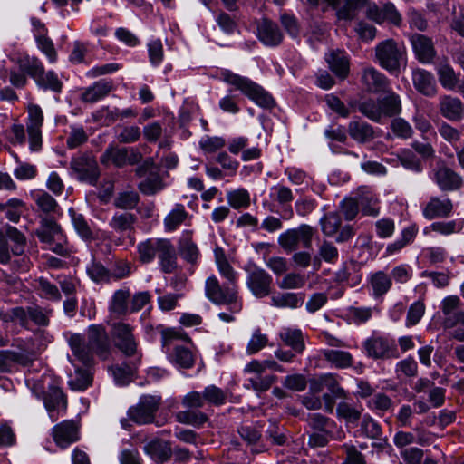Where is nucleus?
<instances>
[{"mask_svg": "<svg viewBox=\"0 0 464 464\" xmlns=\"http://www.w3.org/2000/svg\"><path fill=\"white\" fill-rule=\"evenodd\" d=\"M372 294L375 297L384 295L392 288V281L389 275L383 271L373 273L369 279Z\"/></svg>", "mask_w": 464, "mask_h": 464, "instance_id": "nucleus-36", "label": "nucleus"}, {"mask_svg": "<svg viewBox=\"0 0 464 464\" xmlns=\"http://www.w3.org/2000/svg\"><path fill=\"white\" fill-rule=\"evenodd\" d=\"M70 167L79 181L97 186L101 169L92 152H83L72 157Z\"/></svg>", "mask_w": 464, "mask_h": 464, "instance_id": "nucleus-7", "label": "nucleus"}, {"mask_svg": "<svg viewBox=\"0 0 464 464\" xmlns=\"http://www.w3.org/2000/svg\"><path fill=\"white\" fill-rule=\"evenodd\" d=\"M417 234V228L414 226H410L402 230L401 238L388 245L386 247V253L392 255L401 250L405 246L413 241Z\"/></svg>", "mask_w": 464, "mask_h": 464, "instance_id": "nucleus-51", "label": "nucleus"}, {"mask_svg": "<svg viewBox=\"0 0 464 464\" xmlns=\"http://www.w3.org/2000/svg\"><path fill=\"white\" fill-rule=\"evenodd\" d=\"M207 297L216 304H232L237 302V290L236 287L221 286L218 279L212 276L207 278L205 284Z\"/></svg>", "mask_w": 464, "mask_h": 464, "instance_id": "nucleus-12", "label": "nucleus"}, {"mask_svg": "<svg viewBox=\"0 0 464 464\" xmlns=\"http://www.w3.org/2000/svg\"><path fill=\"white\" fill-rule=\"evenodd\" d=\"M44 406H66V396L57 386H50L47 391L43 392Z\"/></svg>", "mask_w": 464, "mask_h": 464, "instance_id": "nucleus-54", "label": "nucleus"}, {"mask_svg": "<svg viewBox=\"0 0 464 464\" xmlns=\"http://www.w3.org/2000/svg\"><path fill=\"white\" fill-rule=\"evenodd\" d=\"M111 335L114 346L125 356L132 357L137 354L138 343L131 325L122 322L114 323L111 325Z\"/></svg>", "mask_w": 464, "mask_h": 464, "instance_id": "nucleus-11", "label": "nucleus"}, {"mask_svg": "<svg viewBox=\"0 0 464 464\" xmlns=\"http://www.w3.org/2000/svg\"><path fill=\"white\" fill-rule=\"evenodd\" d=\"M367 355L374 360L397 358L398 353L395 344L382 336L373 335L363 343Z\"/></svg>", "mask_w": 464, "mask_h": 464, "instance_id": "nucleus-13", "label": "nucleus"}, {"mask_svg": "<svg viewBox=\"0 0 464 464\" xmlns=\"http://www.w3.org/2000/svg\"><path fill=\"white\" fill-rule=\"evenodd\" d=\"M358 111L368 119L380 122L382 120L380 101L369 99L358 103Z\"/></svg>", "mask_w": 464, "mask_h": 464, "instance_id": "nucleus-50", "label": "nucleus"}, {"mask_svg": "<svg viewBox=\"0 0 464 464\" xmlns=\"http://www.w3.org/2000/svg\"><path fill=\"white\" fill-rule=\"evenodd\" d=\"M220 77L227 83L235 86L237 90H240L242 93L259 106L268 108L274 102L271 95H269L260 85L248 78L236 74L229 70H223L220 72Z\"/></svg>", "mask_w": 464, "mask_h": 464, "instance_id": "nucleus-6", "label": "nucleus"}, {"mask_svg": "<svg viewBox=\"0 0 464 464\" xmlns=\"http://www.w3.org/2000/svg\"><path fill=\"white\" fill-rule=\"evenodd\" d=\"M5 237H8L14 243V246L12 248V253L14 256H21L24 252L26 244V238L24 235L20 232L16 227L8 226L5 229Z\"/></svg>", "mask_w": 464, "mask_h": 464, "instance_id": "nucleus-55", "label": "nucleus"}, {"mask_svg": "<svg viewBox=\"0 0 464 464\" xmlns=\"http://www.w3.org/2000/svg\"><path fill=\"white\" fill-rule=\"evenodd\" d=\"M188 216V213L186 211L185 207L181 204H177L164 219L166 230H176L186 220Z\"/></svg>", "mask_w": 464, "mask_h": 464, "instance_id": "nucleus-45", "label": "nucleus"}, {"mask_svg": "<svg viewBox=\"0 0 464 464\" xmlns=\"http://www.w3.org/2000/svg\"><path fill=\"white\" fill-rule=\"evenodd\" d=\"M23 206L24 202L21 199L11 198L6 203H0V211H5L6 218L10 221L17 223L22 215Z\"/></svg>", "mask_w": 464, "mask_h": 464, "instance_id": "nucleus-56", "label": "nucleus"}, {"mask_svg": "<svg viewBox=\"0 0 464 464\" xmlns=\"http://www.w3.org/2000/svg\"><path fill=\"white\" fill-rule=\"evenodd\" d=\"M438 107L440 113L450 121H460L464 118V103L458 97L442 95Z\"/></svg>", "mask_w": 464, "mask_h": 464, "instance_id": "nucleus-20", "label": "nucleus"}, {"mask_svg": "<svg viewBox=\"0 0 464 464\" xmlns=\"http://www.w3.org/2000/svg\"><path fill=\"white\" fill-rule=\"evenodd\" d=\"M374 60L392 74H399L406 62L405 47L392 38L378 43L374 48Z\"/></svg>", "mask_w": 464, "mask_h": 464, "instance_id": "nucleus-3", "label": "nucleus"}, {"mask_svg": "<svg viewBox=\"0 0 464 464\" xmlns=\"http://www.w3.org/2000/svg\"><path fill=\"white\" fill-rule=\"evenodd\" d=\"M305 283L304 276L298 273H288L278 282V287L283 290L300 289L304 286Z\"/></svg>", "mask_w": 464, "mask_h": 464, "instance_id": "nucleus-64", "label": "nucleus"}, {"mask_svg": "<svg viewBox=\"0 0 464 464\" xmlns=\"http://www.w3.org/2000/svg\"><path fill=\"white\" fill-rule=\"evenodd\" d=\"M140 202V195L134 190L121 191L117 194L113 200L115 208L123 210H131L136 208Z\"/></svg>", "mask_w": 464, "mask_h": 464, "instance_id": "nucleus-43", "label": "nucleus"}, {"mask_svg": "<svg viewBox=\"0 0 464 464\" xmlns=\"http://www.w3.org/2000/svg\"><path fill=\"white\" fill-rule=\"evenodd\" d=\"M87 274L96 283H109L111 279V271L97 262H92L88 266Z\"/></svg>", "mask_w": 464, "mask_h": 464, "instance_id": "nucleus-62", "label": "nucleus"}, {"mask_svg": "<svg viewBox=\"0 0 464 464\" xmlns=\"http://www.w3.org/2000/svg\"><path fill=\"white\" fill-rule=\"evenodd\" d=\"M73 355L84 365L89 366L93 362V353L89 343L80 334H72L68 340Z\"/></svg>", "mask_w": 464, "mask_h": 464, "instance_id": "nucleus-29", "label": "nucleus"}, {"mask_svg": "<svg viewBox=\"0 0 464 464\" xmlns=\"http://www.w3.org/2000/svg\"><path fill=\"white\" fill-rule=\"evenodd\" d=\"M382 117H392L401 111V99L398 94L389 92L383 98L379 99Z\"/></svg>", "mask_w": 464, "mask_h": 464, "instance_id": "nucleus-38", "label": "nucleus"}, {"mask_svg": "<svg viewBox=\"0 0 464 464\" xmlns=\"http://www.w3.org/2000/svg\"><path fill=\"white\" fill-rule=\"evenodd\" d=\"M137 221V218L130 212H123L115 214L110 221V227L119 233L132 231L134 229V224Z\"/></svg>", "mask_w": 464, "mask_h": 464, "instance_id": "nucleus-37", "label": "nucleus"}, {"mask_svg": "<svg viewBox=\"0 0 464 464\" xmlns=\"http://www.w3.org/2000/svg\"><path fill=\"white\" fill-rule=\"evenodd\" d=\"M348 133L353 140L360 144L371 142L375 138L372 126L360 119L349 122Z\"/></svg>", "mask_w": 464, "mask_h": 464, "instance_id": "nucleus-27", "label": "nucleus"}, {"mask_svg": "<svg viewBox=\"0 0 464 464\" xmlns=\"http://www.w3.org/2000/svg\"><path fill=\"white\" fill-rule=\"evenodd\" d=\"M256 36L264 45L269 47L279 45L284 39L278 24L268 18H262L256 22Z\"/></svg>", "mask_w": 464, "mask_h": 464, "instance_id": "nucleus-17", "label": "nucleus"}, {"mask_svg": "<svg viewBox=\"0 0 464 464\" xmlns=\"http://www.w3.org/2000/svg\"><path fill=\"white\" fill-rule=\"evenodd\" d=\"M412 82L415 89L427 97L437 93V86L433 75L424 69H415L412 72Z\"/></svg>", "mask_w": 464, "mask_h": 464, "instance_id": "nucleus-25", "label": "nucleus"}, {"mask_svg": "<svg viewBox=\"0 0 464 464\" xmlns=\"http://www.w3.org/2000/svg\"><path fill=\"white\" fill-rule=\"evenodd\" d=\"M27 366L30 363V359L27 355L11 351L0 350V373H7L12 372L14 364Z\"/></svg>", "mask_w": 464, "mask_h": 464, "instance_id": "nucleus-31", "label": "nucleus"}, {"mask_svg": "<svg viewBox=\"0 0 464 464\" xmlns=\"http://www.w3.org/2000/svg\"><path fill=\"white\" fill-rule=\"evenodd\" d=\"M18 63L21 71L27 73L35 82L39 79V75L44 73V67L36 57L25 55L19 59Z\"/></svg>", "mask_w": 464, "mask_h": 464, "instance_id": "nucleus-40", "label": "nucleus"}, {"mask_svg": "<svg viewBox=\"0 0 464 464\" xmlns=\"http://www.w3.org/2000/svg\"><path fill=\"white\" fill-rule=\"evenodd\" d=\"M316 229L307 224L287 229L278 237L279 246L287 253L295 251L301 243L304 248L312 246V239Z\"/></svg>", "mask_w": 464, "mask_h": 464, "instance_id": "nucleus-9", "label": "nucleus"}, {"mask_svg": "<svg viewBox=\"0 0 464 464\" xmlns=\"http://www.w3.org/2000/svg\"><path fill=\"white\" fill-rule=\"evenodd\" d=\"M227 198L229 205L235 209L247 208L250 205V195L245 188L229 191Z\"/></svg>", "mask_w": 464, "mask_h": 464, "instance_id": "nucleus-60", "label": "nucleus"}, {"mask_svg": "<svg viewBox=\"0 0 464 464\" xmlns=\"http://www.w3.org/2000/svg\"><path fill=\"white\" fill-rule=\"evenodd\" d=\"M164 188L161 176L158 172H151L150 176H147L138 184L139 190L147 196H152L160 191Z\"/></svg>", "mask_w": 464, "mask_h": 464, "instance_id": "nucleus-39", "label": "nucleus"}, {"mask_svg": "<svg viewBox=\"0 0 464 464\" xmlns=\"http://www.w3.org/2000/svg\"><path fill=\"white\" fill-rule=\"evenodd\" d=\"M268 344V337L266 334H262L261 330L257 328L252 334L246 352L248 355H253L261 351Z\"/></svg>", "mask_w": 464, "mask_h": 464, "instance_id": "nucleus-63", "label": "nucleus"}, {"mask_svg": "<svg viewBox=\"0 0 464 464\" xmlns=\"http://www.w3.org/2000/svg\"><path fill=\"white\" fill-rule=\"evenodd\" d=\"M176 418L180 423L193 426L202 425L208 420L207 415L198 411V408H188L181 411L177 413Z\"/></svg>", "mask_w": 464, "mask_h": 464, "instance_id": "nucleus-48", "label": "nucleus"}, {"mask_svg": "<svg viewBox=\"0 0 464 464\" xmlns=\"http://www.w3.org/2000/svg\"><path fill=\"white\" fill-rule=\"evenodd\" d=\"M453 209V204L450 198L431 197L423 208L422 214L427 219L447 218Z\"/></svg>", "mask_w": 464, "mask_h": 464, "instance_id": "nucleus-22", "label": "nucleus"}, {"mask_svg": "<svg viewBox=\"0 0 464 464\" xmlns=\"http://www.w3.org/2000/svg\"><path fill=\"white\" fill-rule=\"evenodd\" d=\"M271 304L277 308L297 309L304 301V295L294 292H277L271 298Z\"/></svg>", "mask_w": 464, "mask_h": 464, "instance_id": "nucleus-30", "label": "nucleus"}, {"mask_svg": "<svg viewBox=\"0 0 464 464\" xmlns=\"http://www.w3.org/2000/svg\"><path fill=\"white\" fill-rule=\"evenodd\" d=\"M157 408H129V417L138 424L154 422V415Z\"/></svg>", "mask_w": 464, "mask_h": 464, "instance_id": "nucleus-58", "label": "nucleus"}, {"mask_svg": "<svg viewBox=\"0 0 464 464\" xmlns=\"http://www.w3.org/2000/svg\"><path fill=\"white\" fill-rule=\"evenodd\" d=\"M127 148L108 147L101 156V162L104 165L111 161L117 168L126 166Z\"/></svg>", "mask_w": 464, "mask_h": 464, "instance_id": "nucleus-42", "label": "nucleus"}, {"mask_svg": "<svg viewBox=\"0 0 464 464\" xmlns=\"http://www.w3.org/2000/svg\"><path fill=\"white\" fill-rule=\"evenodd\" d=\"M342 218L337 212H328L320 219L323 234L327 237L334 236L340 229Z\"/></svg>", "mask_w": 464, "mask_h": 464, "instance_id": "nucleus-46", "label": "nucleus"}, {"mask_svg": "<svg viewBox=\"0 0 464 464\" xmlns=\"http://www.w3.org/2000/svg\"><path fill=\"white\" fill-rule=\"evenodd\" d=\"M36 282L44 298L54 302H58L62 299V294L57 285L51 283L47 278L40 277Z\"/></svg>", "mask_w": 464, "mask_h": 464, "instance_id": "nucleus-61", "label": "nucleus"}, {"mask_svg": "<svg viewBox=\"0 0 464 464\" xmlns=\"http://www.w3.org/2000/svg\"><path fill=\"white\" fill-rule=\"evenodd\" d=\"M178 250L180 256L189 264L195 265L199 256V250L192 240L191 233L185 232L179 240Z\"/></svg>", "mask_w": 464, "mask_h": 464, "instance_id": "nucleus-32", "label": "nucleus"}, {"mask_svg": "<svg viewBox=\"0 0 464 464\" xmlns=\"http://www.w3.org/2000/svg\"><path fill=\"white\" fill-rule=\"evenodd\" d=\"M33 198L37 207L44 213H54L58 208L56 200L45 191H38Z\"/></svg>", "mask_w": 464, "mask_h": 464, "instance_id": "nucleus-59", "label": "nucleus"}, {"mask_svg": "<svg viewBox=\"0 0 464 464\" xmlns=\"http://www.w3.org/2000/svg\"><path fill=\"white\" fill-rule=\"evenodd\" d=\"M79 424L74 420H64L53 429V438L54 442L61 449H65L69 445L80 440Z\"/></svg>", "mask_w": 464, "mask_h": 464, "instance_id": "nucleus-18", "label": "nucleus"}, {"mask_svg": "<svg viewBox=\"0 0 464 464\" xmlns=\"http://www.w3.org/2000/svg\"><path fill=\"white\" fill-rule=\"evenodd\" d=\"M410 43L414 55L420 63L424 64L433 63L437 52L430 37L415 33L410 36Z\"/></svg>", "mask_w": 464, "mask_h": 464, "instance_id": "nucleus-16", "label": "nucleus"}, {"mask_svg": "<svg viewBox=\"0 0 464 464\" xmlns=\"http://www.w3.org/2000/svg\"><path fill=\"white\" fill-rule=\"evenodd\" d=\"M433 179L442 191L459 190L463 186L461 176L446 165L433 170Z\"/></svg>", "mask_w": 464, "mask_h": 464, "instance_id": "nucleus-19", "label": "nucleus"}, {"mask_svg": "<svg viewBox=\"0 0 464 464\" xmlns=\"http://www.w3.org/2000/svg\"><path fill=\"white\" fill-rule=\"evenodd\" d=\"M227 392L215 385L205 388L202 394L191 392L183 398L184 406H201L203 402L221 405L226 403Z\"/></svg>", "mask_w": 464, "mask_h": 464, "instance_id": "nucleus-15", "label": "nucleus"}, {"mask_svg": "<svg viewBox=\"0 0 464 464\" xmlns=\"http://www.w3.org/2000/svg\"><path fill=\"white\" fill-rule=\"evenodd\" d=\"M279 337L285 345L292 348L297 353H302L304 350V341L302 331L299 329L285 328L280 334Z\"/></svg>", "mask_w": 464, "mask_h": 464, "instance_id": "nucleus-35", "label": "nucleus"}, {"mask_svg": "<svg viewBox=\"0 0 464 464\" xmlns=\"http://www.w3.org/2000/svg\"><path fill=\"white\" fill-rule=\"evenodd\" d=\"M324 359L334 364L337 368H347L353 363V356L350 353L341 350H324Z\"/></svg>", "mask_w": 464, "mask_h": 464, "instance_id": "nucleus-44", "label": "nucleus"}, {"mask_svg": "<svg viewBox=\"0 0 464 464\" xmlns=\"http://www.w3.org/2000/svg\"><path fill=\"white\" fill-rule=\"evenodd\" d=\"M161 344L169 362L182 369H190L195 363V354L190 349L179 344L176 341L191 342V339L182 329L162 328L160 331Z\"/></svg>", "mask_w": 464, "mask_h": 464, "instance_id": "nucleus-1", "label": "nucleus"}, {"mask_svg": "<svg viewBox=\"0 0 464 464\" xmlns=\"http://www.w3.org/2000/svg\"><path fill=\"white\" fill-rule=\"evenodd\" d=\"M327 4L335 10L336 17L338 20L352 21L353 20L359 11L367 7L365 16L380 24L381 8L376 4H370L369 0H325Z\"/></svg>", "mask_w": 464, "mask_h": 464, "instance_id": "nucleus-5", "label": "nucleus"}, {"mask_svg": "<svg viewBox=\"0 0 464 464\" xmlns=\"http://www.w3.org/2000/svg\"><path fill=\"white\" fill-rule=\"evenodd\" d=\"M115 382L120 385H126L131 381L134 374L135 365L121 363L111 368Z\"/></svg>", "mask_w": 464, "mask_h": 464, "instance_id": "nucleus-53", "label": "nucleus"}, {"mask_svg": "<svg viewBox=\"0 0 464 464\" xmlns=\"http://www.w3.org/2000/svg\"><path fill=\"white\" fill-rule=\"evenodd\" d=\"M157 256L160 270L163 273L171 274L178 268L176 248L169 239L163 238Z\"/></svg>", "mask_w": 464, "mask_h": 464, "instance_id": "nucleus-21", "label": "nucleus"}, {"mask_svg": "<svg viewBox=\"0 0 464 464\" xmlns=\"http://www.w3.org/2000/svg\"><path fill=\"white\" fill-rule=\"evenodd\" d=\"M245 270L247 273L246 284L255 297L263 298L271 294L273 277L269 273L256 265H248Z\"/></svg>", "mask_w": 464, "mask_h": 464, "instance_id": "nucleus-10", "label": "nucleus"}, {"mask_svg": "<svg viewBox=\"0 0 464 464\" xmlns=\"http://www.w3.org/2000/svg\"><path fill=\"white\" fill-rule=\"evenodd\" d=\"M144 452L158 464H163L172 456L171 445L169 441L154 439L149 441L143 448Z\"/></svg>", "mask_w": 464, "mask_h": 464, "instance_id": "nucleus-23", "label": "nucleus"}, {"mask_svg": "<svg viewBox=\"0 0 464 464\" xmlns=\"http://www.w3.org/2000/svg\"><path fill=\"white\" fill-rule=\"evenodd\" d=\"M130 296L129 289L117 290L111 299L110 304L111 313L117 316H122L128 314V300Z\"/></svg>", "mask_w": 464, "mask_h": 464, "instance_id": "nucleus-41", "label": "nucleus"}, {"mask_svg": "<svg viewBox=\"0 0 464 464\" xmlns=\"http://www.w3.org/2000/svg\"><path fill=\"white\" fill-rule=\"evenodd\" d=\"M53 313L51 308H44L38 304L29 306V322H33L39 327H47L50 324V315Z\"/></svg>", "mask_w": 464, "mask_h": 464, "instance_id": "nucleus-49", "label": "nucleus"}, {"mask_svg": "<svg viewBox=\"0 0 464 464\" xmlns=\"http://www.w3.org/2000/svg\"><path fill=\"white\" fill-rule=\"evenodd\" d=\"M35 82L40 88L57 93L61 92L63 88V82L53 71L45 72L44 70V73L39 75V79Z\"/></svg>", "mask_w": 464, "mask_h": 464, "instance_id": "nucleus-52", "label": "nucleus"}, {"mask_svg": "<svg viewBox=\"0 0 464 464\" xmlns=\"http://www.w3.org/2000/svg\"><path fill=\"white\" fill-rule=\"evenodd\" d=\"M29 306H14L8 311L7 323H14L22 328L28 330L29 324Z\"/></svg>", "mask_w": 464, "mask_h": 464, "instance_id": "nucleus-57", "label": "nucleus"}, {"mask_svg": "<svg viewBox=\"0 0 464 464\" xmlns=\"http://www.w3.org/2000/svg\"><path fill=\"white\" fill-rule=\"evenodd\" d=\"M113 89L112 81L102 79L86 88L81 94V100L84 102L93 103L108 96Z\"/></svg>", "mask_w": 464, "mask_h": 464, "instance_id": "nucleus-26", "label": "nucleus"}, {"mask_svg": "<svg viewBox=\"0 0 464 464\" xmlns=\"http://www.w3.org/2000/svg\"><path fill=\"white\" fill-rule=\"evenodd\" d=\"M326 61L331 70L341 79L347 77L349 73V61L347 56L341 51L329 53Z\"/></svg>", "mask_w": 464, "mask_h": 464, "instance_id": "nucleus-34", "label": "nucleus"}, {"mask_svg": "<svg viewBox=\"0 0 464 464\" xmlns=\"http://www.w3.org/2000/svg\"><path fill=\"white\" fill-rule=\"evenodd\" d=\"M362 82L367 90L372 92H388L389 80L373 67L365 68L362 74Z\"/></svg>", "mask_w": 464, "mask_h": 464, "instance_id": "nucleus-24", "label": "nucleus"}, {"mask_svg": "<svg viewBox=\"0 0 464 464\" xmlns=\"http://www.w3.org/2000/svg\"><path fill=\"white\" fill-rule=\"evenodd\" d=\"M27 111L26 129L22 124H14L11 127L13 137L10 140L12 144L23 145L25 143V132H27L30 150L35 152L41 150L43 147L44 113L39 105L33 103L28 105Z\"/></svg>", "mask_w": 464, "mask_h": 464, "instance_id": "nucleus-2", "label": "nucleus"}, {"mask_svg": "<svg viewBox=\"0 0 464 464\" xmlns=\"http://www.w3.org/2000/svg\"><path fill=\"white\" fill-rule=\"evenodd\" d=\"M458 295H448L442 299L440 308L443 314L442 326L445 330L453 329L450 337L464 342V310Z\"/></svg>", "mask_w": 464, "mask_h": 464, "instance_id": "nucleus-4", "label": "nucleus"}, {"mask_svg": "<svg viewBox=\"0 0 464 464\" xmlns=\"http://www.w3.org/2000/svg\"><path fill=\"white\" fill-rule=\"evenodd\" d=\"M163 238H149L137 246L138 258L142 264H150L158 256Z\"/></svg>", "mask_w": 464, "mask_h": 464, "instance_id": "nucleus-33", "label": "nucleus"}, {"mask_svg": "<svg viewBox=\"0 0 464 464\" xmlns=\"http://www.w3.org/2000/svg\"><path fill=\"white\" fill-rule=\"evenodd\" d=\"M87 342L93 354L102 360H107L111 355L109 336L102 325L92 324L88 328Z\"/></svg>", "mask_w": 464, "mask_h": 464, "instance_id": "nucleus-14", "label": "nucleus"}, {"mask_svg": "<svg viewBox=\"0 0 464 464\" xmlns=\"http://www.w3.org/2000/svg\"><path fill=\"white\" fill-rule=\"evenodd\" d=\"M437 74L440 83L445 89L454 90L459 83V76L453 68L449 64H440L437 69Z\"/></svg>", "mask_w": 464, "mask_h": 464, "instance_id": "nucleus-47", "label": "nucleus"}, {"mask_svg": "<svg viewBox=\"0 0 464 464\" xmlns=\"http://www.w3.org/2000/svg\"><path fill=\"white\" fill-rule=\"evenodd\" d=\"M309 383V391L312 395L315 396L322 392L324 389L327 390L323 395V402L324 406H333L336 403V399H344L345 392L339 385L338 382L332 374H324L316 378H313L307 382Z\"/></svg>", "mask_w": 464, "mask_h": 464, "instance_id": "nucleus-8", "label": "nucleus"}, {"mask_svg": "<svg viewBox=\"0 0 464 464\" xmlns=\"http://www.w3.org/2000/svg\"><path fill=\"white\" fill-rule=\"evenodd\" d=\"M38 238L47 244L54 241H61L63 237L60 226L50 218H43L40 222V227L35 231Z\"/></svg>", "mask_w": 464, "mask_h": 464, "instance_id": "nucleus-28", "label": "nucleus"}]
</instances>
